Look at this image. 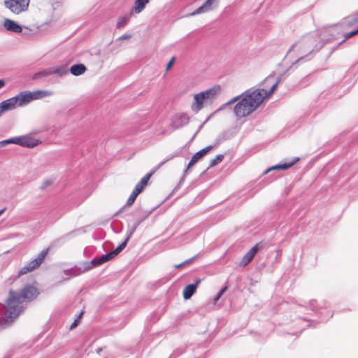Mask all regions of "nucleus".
I'll return each mask as SVG.
<instances>
[{"mask_svg":"<svg viewBox=\"0 0 358 358\" xmlns=\"http://www.w3.org/2000/svg\"><path fill=\"white\" fill-rule=\"evenodd\" d=\"M131 13L120 17L117 22V28L120 29L124 27L129 22Z\"/></svg>","mask_w":358,"mask_h":358,"instance_id":"nucleus-22","label":"nucleus"},{"mask_svg":"<svg viewBox=\"0 0 358 358\" xmlns=\"http://www.w3.org/2000/svg\"><path fill=\"white\" fill-rule=\"evenodd\" d=\"M81 315H82V313H81V314L79 315V317H78L76 320H75V321H74V322L71 324V327H70V329H73V328H75V327L78 325V323L79 320H80V317H81Z\"/></svg>","mask_w":358,"mask_h":358,"instance_id":"nucleus-34","label":"nucleus"},{"mask_svg":"<svg viewBox=\"0 0 358 358\" xmlns=\"http://www.w3.org/2000/svg\"><path fill=\"white\" fill-rule=\"evenodd\" d=\"M299 161V157H294L289 162L282 163V164H279L278 165L271 166V168H269L266 171V173L269 172V171H273V170H286V169H288L289 168H290L293 165H294L296 163H297Z\"/></svg>","mask_w":358,"mask_h":358,"instance_id":"nucleus-18","label":"nucleus"},{"mask_svg":"<svg viewBox=\"0 0 358 358\" xmlns=\"http://www.w3.org/2000/svg\"><path fill=\"white\" fill-rule=\"evenodd\" d=\"M52 95L50 90L23 91L15 95L19 107H24L33 101L42 99Z\"/></svg>","mask_w":358,"mask_h":358,"instance_id":"nucleus-5","label":"nucleus"},{"mask_svg":"<svg viewBox=\"0 0 358 358\" xmlns=\"http://www.w3.org/2000/svg\"><path fill=\"white\" fill-rule=\"evenodd\" d=\"M49 72H51V74H57L59 76H62L63 75L67 73V71L64 67H56L53 69H48Z\"/></svg>","mask_w":358,"mask_h":358,"instance_id":"nucleus-23","label":"nucleus"},{"mask_svg":"<svg viewBox=\"0 0 358 358\" xmlns=\"http://www.w3.org/2000/svg\"><path fill=\"white\" fill-rule=\"evenodd\" d=\"M86 71V67L83 64L73 65L70 69V72L74 76L83 74Z\"/></svg>","mask_w":358,"mask_h":358,"instance_id":"nucleus-19","label":"nucleus"},{"mask_svg":"<svg viewBox=\"0 0 358 358\" xmlns=\"http://www.w3.org/2000/svg\"><path fill=\"white\" fill-rule=\"evenodd\" d=\"M280 82V80L278 79L268 90L259 88L248 90L239 96L233 98L227 104L237 102L234 108V113L238 118L245 117L256 110L264 100L273 94Z\"/></svg>","mask_w":358,"mask_h":358,"instance_id":"nucleus-1","label":"nucleus"},{"mask_svg":"<svg viewBox=\"0 0 358 358\" xmlns=\"http://www.w3.org/2000/svg\"><path fill=\"white\" fill-rule=\"evenodd\" d=\"M39 141L34 138L31 136L24 135L20 136V145L26 148H34L36 146Z\"/></svg>","mask_w":358,"mask_h":358,"instance_id":"nucleus-15","label":"nucleus"},{"mask_svg":"<svg viewBox=\"0 0 358 358\" xmlns=\"http://www.w3.org/2000/svg\"><path fill=\"white\" fill-rule=\"evenodd\" d=\"M52 179H46L43 182L42 186L43 187H46L52 184Z\"/></svg>","mask_w":358,"mask_h":358,"instance_id":"nucleus-32","label":"nucleus"},{"mask_svg":"<svg viewBox=\"0 0 358 358\" xmlns=\"http://www.w3.org/2000/svg\"><path fill=\"white\" fill-rule=\"evenodd\" d=\"M23 302H25L18 292L10 290L5 301L6 313L0 317V327L9 326L22 310Z\"/></svg>","mask_w":358,"mask_h":358,"instance_id":"nucleus-2","label":"nucleus"},{"mask_svg":"<svg viewBox=\"0 0 358 358\" xmlns=\"http://www.w3.org/2000/svg\"><path fill=\"white\" fill-rule=\"evenodd\" d=\"M19 107L16 96H13L0 103V108L4 113Z\"/></svg>","mask_w":358,"mask_h":358,"instance_id":"nucleus-13","label":"nucleus"},{"mask_svg":"<svg viewBox=\"0 0 358 358\" xmlns=\"http://www.w3.org/2000/svg\"><path fill=\"white\" fill-rule=\"evenodd\" d=\"M358 23V12L355 15L350 16L348 20V24L352 25Z\"/></svg>","mask_w":358,"mask_h":358,"instance_id":"nucleus-25","label":"nucleus"},{"mask_svg":"<svg viewBox=\"0 0 358 358\" xmlns=\"http://www.w3.org/2000/svg\"><path fill=\"white\" fill-rule=\"evenodd\" d=\"M20 136L13 137L8 139H6L0 141V148L4 147L8 144H15L20 145Z\"/></svg>","mask_w":358,"mask_h":358,"instance_id":"nucleus-21","label":"nucleus"},{"mask_svg":"<svg viewBox=\"0 0 358 358\" xmlns=\"http://www.w3.org/2000/svg\"><path fill=\"white\" fill-rule=\"evenodd\" d=\"M3 27L6 30L15 33H21L22 31V28L19 24L7 18L3 21Z\"/></svg>","mask_w":358,"mask_h":358,"instance_id":"nucleus-17","label":"nucleus"},{"mask_svg":"<svg viewBox=\"0 0 358 358\" xmlns=\"http://www.w3.org/2000/svg\"><path fill=\"white\" fill-rule=\"evenodd\" d=\"M30 0H5L4 5L7 9L15 15L21 14L28 10Z\"/></svg>","mask_w":358,"mask_h":358,"instance_id":"nucleus-6","label":"nucleus"},{"mask_svg":"<svg viewBox=\"0 0 358 358\" xmlns=\"http://www.w3.org/2000/svg\"><path fill=\"white\" fill-rule=\"evenodd\" d=\"M201 282V280H196L194 284H190L185 287L182 292L183 298L185 300L189 299L192 295L195 293L199 284Z\"/></svg>","mask_w":358,"mask_h":358,"instance_id":"nucleus-16","label":"nucleus"},{"mask_svg":"<svg viewBox=\"0 0 358 358\" xmlns=\"http://www.w3.org/2000/svg\"><path fill=\"white\" fill-rule=\"evenodd\" d=\"M47 254L48 250H43L36 259L30 262L19 271V275H24L38 267L43 262Z\"/></svg>","mask_w":358,"mask_h":358,"instance_id":"nucleus-8","label":"nucleus"},{"mask_svg":"<svg viewBox=\"0 0 358 358\" xmlns=\"http://www.w3.org/2000/svg\"><path fill=\"white\" fill-rule=\"evenodd\" d=\"M316 41V38L313 36H303L296 41L289 48L287 56L292 58H298L297 61H299L315 50Z\"/></svg>","mask_w":358,"mask_h":358,"instance_id":"nucleus-3","label":"nucleus"},{"mask_svg":"<svg viewBox=\"0 0 358 358\" xmlns=\"http://www.w3.org/2000/svg\"><path fill=\"white\" fill-rule=\"evenodd\" d=\"M189 117L186 113L177 114L173 120V125L175 128L181 127L189 122Z\"/></svg>","mask_w":358,"mask_h":358,"instance_id":"nucleus-14","label":"nucleus"},{"mask_svg":"<svg viewBox=\"0 0 358 358\" xmlns=\"http://www.w3.org/2000/svg\"><path fill=\"white\" fill-rule=\"evenodd\" d=\"M358 34V29L355 31H351V32H349V33H347L345 35V38L347 39V38H349L356 34Z\"/></svg>","mask_w":358,"mask_h":358,"instance_id":"nucleus-33","label":"nucleus"},{"mask_svg":"<svg viewBox=\"0 0 358 358\" xmlns=\"http://www.w3.org/2000/svg\"><path fill=\"white\" fill-rule=\"evenodd\" d=\"M144 187H143L141 184H140L138 182V183L136 184V185L134 189L133 190V192H135L137 194H139L143 191Z\"/></svg>","mask_w":358,"mask_h":358,"instance_id":"nucleus-30","label":"nucleus"},{"mask_svg":"<svg viewBox=\"0 0 358 358\" xmlns=\"http://www.w3.org/2000/svg\"><path fill=\"white\" fill-rule=\"evenodd\" d=\"M5 85V81L3 80H0V89L2 88Z\"/></svg>","mask_w":358,"mask_h":358,"instance_id":"nucleus-37","label":"nucleus"},{"mask_svg":"<svg viewBox=\"0 0 358 358\" xmlns=\"http://www.w3.org/2000/svg\"><path fill=\"white\" fill-rule=\"evenodd\" d=\"M138 194H137L135 192H132L131 194H130L127 201V204L129 206H131L134 203V201H135L136 197L138 196Z\"/></svg>","mask_w":358,"mask_h":358,"instance_id":"nucleus-27","label":"nucleus"},{"mask_svg":"<svg viewBox=\"0 0 358 358\" xmlns=\"http://www.w3.org/2000/svg\"><path fill=\"white\" fill-rule=\"evenodd\" d=\"M261 248L260 243L256 244L253 246L242 258L240 262V266H245L248 265L254 258L255 255Z\"/></svg>","mask_w":358,"mask_h":358,"instance_id":"nucleus-12","label":"nucleus"},{"mask_svg":"<svg viewBox=\"0 0 358 358\" xmlns=\"http://www.w3.org/2000/svg\"><path fill=\"white\" fill-rule=\"evenodd\" d=\"M190 262V259H189V260H186V261H185V262H182L181 264L174 265V267H175V268H180V267H181L182 265H184V264H187V263H188V262Z\"/></svg>","mask_w":358,"mask_h":358,"instance_id":"nucleus-35","label":"nucleus"},{"mask_svg":"<svg viewBox=\"0 0 358 358\" xmlns=\"http://www.w3.org/2000/svg\"><path fill=\"white\" fill-rule=\"evenodd\" d=\"M6 207L0 209V216L6 211Z\"/></svg>","mask_w":358,"mask_h":358,"instance_id":"nucleus-39","label":"nucleus"},{"mask_svg":"<svg viewBox=\"0 0 358 358\" xmlns=\"http://www.w3.org/2000/svg\"><path fill=\"white\" fill-rule=\"evenodd\" d=\"M223 158H224V157L222 155H219L216 156L215 158L210 160L208 169L220 163L222 161Z\"/></svg>","mask_w":358,"mask_h":358,"instance_id":"nucleus-24","label":"nucleus"},{"mask_svg":"<svg viewBox=\"0 0 358 358\" xmlns=\"http://www.w3.org/2000/svg\"><path fill=\"white\" fill-rule=\"evenodd\" d=\"M132 231L131 232L130 235L126 238V240L120 244L115 250L112 251L111 252L103 255L101 257L94 259L92 262V264L94 266H98L101 265L103 263L109 261L112 259H113L116 255H117L127 245V241L129 239L130 236L131 235Z\"/></svg>","mask_w":358,"mask_h":358,"instance_id":"nucleus-7","label":"nucleus"},{"mask_svg":"<svg viewBox=\"0 0 358 358\" xmlns=\"http://www.w3.org/2000/svg\"><path fill=\"white\" fill-rule=\"evenodd\" d=\"M227 287H224L220 290V292L217 293V294L213 299L214 304H215L217 302V301L220 299V297L224 294V292L227 290Z\"/></svg>","mask_w":358,"mask_h":358,"instance_id":"nucleus-28","label":"nucleus"},{"mask_svg":"<svg viewBox=\"0 0 358 358\" xmlns=\"http://www.w3.org/2000/svg\"><path fill=\"white\" fill-rule=\"evenodd\" d=\"M50 74H51V72H49L48 69H47L45 71H41V72H38V73H36V74H34V79H38V78H42V77H45V76H49Z\"/></svg>","mask_w":358,"mask_h":358,"instance_id":"nucleus-26","label":"nucleus"},{"mask_svg":"<svg viewBox=\"0 0 358 358\" xmlns=\"http://www.w3.org/2000/svg\"><path fill=\"white\" fill-rule=\"evenodd\" d=\"M272 79H273V77L269 76V77H268V78L265 80V81H264V82H265V83H270L271 80H272Z\"/></svg>","mask_w":358,"mask_h":358,"instance_id":"nucleus-38","label":"nucleus"},{"mask_svg":"<svg viewBox=\"0 0 358 358\" xmlns=\"http://www.w3.org/2000/svg\"><path fill=\"white\" fill-rule=\"evenodd\" d=\"M215 1H218L217 0H215Z\"/></svg>","mask_w":358,"mask_h":358,"instance_id":"nucleus-42","label":"nucleus"},{"mask_svg":"<svg viewBox=\"0 0 358 358\" xmlns=\"http://www.w3.org/2000/svg\"><path fill=\"white\" fill-rule=\"evenodd\" d=\"M151 175H152L151 173H148V174H146V175H145V176H144V177L141 180V181L139 182V183H140V184H141L143 187H145V186L147 185V183H148V180H150V178Z\"/></svg>","mask_w":358,"mask_h":358,"instance_id":"nucleus-29","label":"nucleus"},{"mask_svg":"<svg viewBox=\"0 0 358 358\" xmlns=\"http://www.w3.org/2000/svg\"><path fill=\"white\" fill-rule=\"evenodd\" d=\"M213 146L210 145L206 147L199 152H196L192 157L190 162L187 164V169L185 171V174L187 172V171L192 168L197 162H199L203 156H205L211 149Z\"/></svg>","mask_w":358,"mask_h":358,"instance_id":"nucleus-11","label":"nucleus"},{"mask_svg":"<svg viewBox=\"0 0 358 358\" xmlns=\"http://www.w3.org/2000/svg\"><path fill=\"white\" fill-rule=\"evenodd\" d=\"M101 350V348L97 349V353H99V354Z\"/></svg>","mask_w":358,"mask_h":358,"instance_id":"nucleus-40","label":"nucleus"},{"mask_svg":"<svg viewBox=\"0 0 358 358\" xmlns=\"http://www.w3.org/2000/svg\"><path fill=\"white\" fill-rule=\"evenodd\" d=\"M219 5L218 1L215 0H206L201 6L193 11L189 15L194 16L203 13H209L215 10Z\"/></svg>","mask_w":358,"mask_h":358,"instance_id":"nucleus-9","label":"nucleus"},{"mask_svg":"<svg viewBox=\"0 0 358 358\" xmlns=\"http://www.w3.org/2000/svg\"><path fill=\"white\" fill-rule=\"evenodd\" d=\"M175 62V57H172L170 61L168 62L166 66V71H169L171 67L173 66V64Z\"/></svg>","mask_w":358,"mask_h":358,"instance_id":"nucleus-31","label":"nucleus"},{"mask_svg":"<svg viewBox=\"0 0 358 358\" xmlns=\"http://www.w3.org/2000/svg\"><path fill=\"white\" fill-rule=\"evenodd\" d=\"M18 293L24 301L33 300L38 294L36 288L33 286H27Z\"/></svg>","mask_w":358,"mask_h":358,"instance_id":"nucleus-10","label":"nucleus"},{"mask_svg":"<svg viewBox=\"0 0 358 358\" xmlns=\"http://www.w3.org/2000/svg\"><path fill=\"white\" fill-rule=\"evenodd\" d=\"M149 0H136L134 11L136 13H140L145 7Z\"/></svg>","mask_w":358,"mask_h":358,"instance_id":"nucleus-20","label":"nucleus"},{"mask_svg":"<svg viewBox=\"0 0 358 358\" xmlns=\"http://www.w3.org/2000/svg\"><path fill=\"white\" fill-rule=\"evenodd\" d=\"M175 156H176V155H172L169 159H171L173 158Z\"/></svg>","mask_w":358,"mask_h":358,"instance_id":"nucleus-41","label":"nucleus"},{"mask_svg":"<svg viewBox=\"0 0 358 358\" xmlns=\"http://www.w3.org/2000/svg\"><path fill=\"white\" fill-rule=\"evenodd\" d=\"M130 37H131V35H130V34H124V35H122V36L120 37V39H122V40H127V39L130 38Z\"/></svg>","mask_w":358,"mask_h":358,"instance_id":"nucleus-36","label":"nucleus"},{"mask_svg":"<svg viewBox=\"0 0 358 358\" xmlns=\"http://www.w3.org/2000/svg\"><path fill=\"white\" fill-rule=\"evenodd\" d=\"M219 87H213L205 91L194 94L190 108L192 112L198 113L202 108L210 105L220 93Z\"/></svg>","mask_w":358,"mask_h":358,"instance_id":"nucleus-4","label":"nucleus"}]
</instances>
